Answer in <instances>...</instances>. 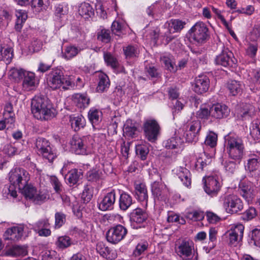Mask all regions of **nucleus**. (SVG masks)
I'll list each match as a JSON object with an SVG mask.
<instances>
[{
    "label": "nucleus",
    "instance_id": "f257e3e1",
    "mask_svg": "<svg viewBox=\"0 0 260 260\" xmlns=\"http://www.w3.org/2000/svg\"><path fill=\"white\" fill-rule=\"evenodd\" d=\"M31 110L38 119L49 120L55 116V109L42 96H35L32 99Z\"/></svg>",
    "mask_w": 260,
    "mask_h": 260
},
{
    "label": "nucleus",
    "instance_id": "f03ea898",
    "mask_svg": "<svg viewBox=\"0 0 260 260\" xmlns=\"http://www.w3.org/2000/svg\"><path fill=\"white\" fill-rule=\"evenodd\" d=\"M224 140L229 157L240 164L244 154V147L242 140L231 134L224 137Z\"/></svg>",
    "mask_w": 260,
    "mask_h": 260
},
{
    "label": "nucleus",
    "instance_id": "7ed1b4c3",
    "mask_svg": "<svg viewBox=\"0 0 260 260\" xmlns=\"http://www.w3.org/2000/svg\"><path fill=\"white\" fill-rule=\"evenodd\" d=\"M219 202L228 213L235 214L241 211L243 209L242 200L234 194L221 196Z\"/></svg>",
    "mask_w": 260,
    "mask_h": 260
},
{
    "label": "nucleus",
    "instance_id": "20e7f679",
    "mask_svg": "<svg viewBox=\"0 0 260 260\" xmlns=\"http://www.w3.org/2000/svg\"><path fill=\"white\" fill-rule=\"evenodd\" d=\"M175 252L182 260H191L194 255L195 250L192 241L182 240L175 244Z\"/></svg>",
    "mask_w": 260,
    "mask_h": 260
},
{
    "label": "nucleus",
    "instance_id": "39448f33",
    "mask_svg": "<svg viewBox=\"0 0 260 260\" xmlns=\"http://www.w3.org/2000/svg\"><path fill=\"white\" fill-rule=\"evenodd\" d=\"M208 29L204 23L198 22L189 30V39L193 43H204L208 36Z\"/></svg>",
    "mask_w": 260,
    "mask_h": 260
},
{
    "label": "nucleus",
    "instance_id": "423d86ee",
    "mask_svg": "<svg viewBox=\"0 0 260 260\" xmlns=\"http://www.w3.org/2000/svg\"><path fill=\"white\" fill-rule=\"evenodd\" d=\"M29 179V174L27 171L20 168L13 169L9 173V180L12 185L21 189Z\"/></svg>",
    "mask_w": 260,
    "mask_h": 260
},
{
    "label": "nucleus",
    "instance_id": "0eeeda50",
    "mask_svg": "<svg viewBox=\"0 0 260 260\" xmlns=\"http://www.w3.org/2000/svg\"><path fill=\"white\" fill-rule=\"evenodd\" d=\"M35 148L38 154L42 155L50 162L56 157V153L50 147L49 142L43 138L37 139Z\"/></svg>",
    "mask_w": 260,
    "mask_h": 260
},
{
    "label": "nucleus",
    "instance_id": "6e6552de",
    "mask_svg": "<svg viewBox=\"0 0 260 260\" xmlns=\"http://www.w3.org/2000/svg\"><path fill=\"white\" fill-rule=\"evenodd\" d=\"M143 128L146 138L151 142H155L160 133V127L157 121L153 119H147L143 123Z\"/></svg>",
    "mask_w": 260,
    "mask_h": 260
},
{
    "label": "nucleus",
    "instance_id": "1a4fd4ad",
    "mask_svg": "<svg viewBox=\"0 0 260 260\" xmlns=\"http://www.w3.org/2000/svg\"><path fill=\"white\" fill-rule=\"evenodd\" d=\"M244 226L242 224L237 223L231 225L225 235L228 239L231 245L236 246L242 241L243 236Z\"/></svg>",
    "mask_w": 260,
    "mask_h": 260
},
{
    "label": "nucleus",
    "instance_id": "9d476101",
    "mask_svg": "<svg viewBox=\"0 0 260 260\" xmlns=\"http://www.w3.org/2000/svg\"><path fill=\"white\" fill-rule=\"evenodd\" d=\"M127 234V230L121 224L111 227L106 233L107 241L112 244H117L123 240Z\"/></svg>",
    "mask_w": 260,
    "mask_h": 260
},
{
    "label": "nucleus",
    "instance_id": "9b49d317",
    "mask_svg": "<svg viewBox=\"0 0 260 260\" xmlns=\"http://www.w3.org/2000/svg\"><path fill=\"white\" fill-rule=\"evenodd\" d=\"M151 191L154 200L166 202L169 195V190L166 184L154 181L151 184Z\"/></svg>",
    "mask_w": 260,
    "mask_h": 260
},
{
    "label": "nucleus",
    "instance_id": "f8f14e48",
    "mask_svg": "<svg viewBox=\"0 0 260 260\" xmlns=\"http://www.w3.org/2000/svg\"><path fill=\"white\" fill-rule=\"evenodd\" d=\"M216 64L225 67H233L236 66V60L233 53L228 49L224 50L215 59Z\"/></svg>",
    "mask_w": 260,
    "mask_h": 260
},
{
    "label": "nucleus",
    "instance_id": "ddd939ff",
    "mask_svg": "<svg viewBox=\"0 0 260 260\" xmlns=\"http://www.w3.org/2000/svg\"><path fill=\"white\" fill-rule=\"evenodd\" d=\"M209 79L204 75H201L196 78L192 85V90L198 94L206 92L209 87Z\"/></svg>",
    "mask_w": 260,
    "mask_h": 260
},
{
    "label": "nucleus",
    "instance_id": "4468645a",
    "mask_svg": "<svg viewBox=\"0 0 260 260\" xmlns=\"http://www.w3.org/2000/svg\"><path fill=\"white\" fill-rule=\"evenodd\" d=\"M230 109L225 105L221 104H214L210 107V116L217 119H221L228 116Z\"/></svg>",
    "mask_w": 260,
    "mask_h": 260
},
{
    "label": "nucleus",
    "instance_id": "2eb2a0df",
    "mask_svg": "<svg viewBox=\"0 0 260 260\" xmlns=\"http://www.w3.org/2000/svg\"><path fill=\"white\" fill-rule=\"evenodd\" d=\"M62 72L59 70L52 71L48 75L47 83L53 89H56L61 86Z\"/></svg>",
    "mask_w": 260,
    "mask_h": 260
},
{
    "label": "nucleus",
    "instance_id": "dca6fc26",
    "mask_svg": "<svg viewBox=\"0 0 260 260\" xmlns=\"http://www.w3.org/2000/svg\"><path fill=\"white\" fill-rule=\"evenodd\" d=\"M245 167L250 173L258 174L260 173V157L254 154H250Z\"/></svg>",
    "mask_w": 260,
    "mask_h": 260
},
{
    "label": "nucleus",
    "instance_id": "f3484780",
    "mask_svg": "<svg viewBox=\"0 0 260 260\" xmlns=\"http://www.w3.org/2000/svg\"><path fill=\"white\" fill-rule=\"evenodd\" d=\"M212 157L205 152L200 153L193 164V167L198 171H203L212 161Z\"/></svg>",
    "mask_w": 260,
    "mask_h": 260
},
{
    "label": "nucleus",
    "instance_id": "a211bd4d",
    "mask_svg": "<svg viewBox=\"0 0 260 260\" xmlns=\"http://www.w3.org/2000/svg\"><path fill=\"white\" fill-rule=\"evenodd\" d=\"M23 231V226L21 225L13 226L6 231L4 233V237L6 239L16 241L21 238Z\"/></svg>",
    "mask_w": 260,
    "mask_h": 260
},
{
    "label": "nucleus",
    "instance_id": "6ab92c4d",
    "mask_svg": "<svg viewBox=\"0 0 260 260\" xmlns=\"http://www.w3.org/2000/svg\"><path fill=\"white\" fill-rule=\"evenodd\" d=\"M204 189L208 194L214 196L219 190V183L215 177L209 176L206 179Z\"/></svg>",
    "mask_w": 260,
    "mask_h": 260
},
{
    "label": "nucleus",
    "instance_id": "aec40b11",
    "mask_svg": "<svg viewBox=\"0 0 260 260\" xmlns=\"http://www.w3.org/2000/svg\"><path fill=\"white\" fill-rule=\"evenodd\" d=\"M71 149L77 154H86V147L83 140L78 136H74L71 141Z\"/></svg>",
    "mask_w": 260,
    "mask_h": 260
},
{
    "label": "nucleus",
    "instance_id": "412c9836",
    "mask_svg": "<svg viewBox=\"0 0 260 260\" xmlns=\"http://www.w3.org/2000/svg\"><path fill=\"white\" fill-rule=\"evenodd\" d=\"M239 191L240 194L248 203L252 201L253 187L250 182H241L239 184Z\"/></svg>",
    "mask_w": 260,
    "mask_h": 260
},
{
    "label": "nucleus",
    "instance_id": "4be33fe9",
    "mask_svg": "<svg viewBox=\"0 0 260 260\" xmlns=\"http://www.w3.org/2000/svg\"><path fill=\"white\" fill-rule=\"evenodd\" d=\"M115 202V192L114 191L108 192L99 204V209L102 211L112 209Z\"/></svg>",
    "mask_w": 260,
    "mask_h": 260
},
{
    "label": "nucleus",
    "instance_id": "5701e85b",
    "mask_svg": "<svg viewBox=\"0 0 260 260\" xmlns=\"http://www.w3.org/2000/svg\"><path fill=\"white\" fill-rule=\"evenodd\" d=\"M74 104L79 108L84 109L90 103V99L86 93H75L72 96Z\"/></svg>",
    "mask_w": 260,
    "mask_h": 260
},
{
    "label": "nucleus",
    "instance_id": "b1692460",
    "mask_svg": "<svg viewBox=\"0 0 260 260\" xmlns=\"http://www.w3.org/2000/svg\"><path fill=\"white\" fill-rule=\"evenodd\" d=\"M23 78L22 87L25 90L29 91L36 87L37 83L34 73L26 72Z\"/></svg>",
    "mask_w": 260,
    "mask_h": 260
},
{
    "label": "nucleus",
    "instance_id": "393cba45",
    "mask_svg": "<svg viewBox=\"0 0 260 260\" xmlns=\"http://www.w3.org/2000/svg\"><path fill=\"white\" fill-rule=\"evenodd\" d=\"M78 13L85 20H88L94 15V10L92 6L87 3H82L79 6Z\"/></svg>",
    "mask_w": 260,
    "mask_h": 260
},
{
    "label": "nucleus",
    "instance_id": "a878e982",
    "mask_svg": "<svg viewBox=\"0 0 260 260\" xmlns=\"http://www.w3.org/2000/svg\"><path fill=\"white\" fill-rule=\"evenodd\" d=\"M31 201L36 204H41L49 198V194L45 189H36Z\"/></svg>",
    "mask_w": 260,
    "mask_h": 260
},
{
    "label": "nucleus",
    "instance_id": "bb28decb",
    "mask_svg": "<svg viewBox=\"0 0 260 260\" xmlns=\"http://www.w3.org/2000/svg\"><path fill=\"white\" fill-rule=\"evenodd\" d=\"M99 83L96 87L98 92H103L106 91L109 87L110 82L108 76L103 72H100L98 75Z\"/></svg>",
    "mask_w": 260,
    "mask_h": 260
},
{
    "label": "nucleus",
    "instance_id": "cd10ccee",
    "mask_svg": "<svg viewBox=\"0 0 260 260\" xmlns=\"http://www.w3.org/2000/svg\"><path fill=\"white\" fill-rule=\"evenodd\" d=\"M147 219V214L142 209L136 208L131 214L130 220L131 222L141 223Z\"/></svg>",
    "mask_w": 260,
    "mask_h": 260
},
{
    "label": "nucleus",
    "instance_id": "c85d7f7f",
    "mask_svg": "<svg viewBox=\"0 0 260 260\" xmlns=\"http://www.w3.org/2000/svg\"><path fill=\"white\" fill-rule=\"evenodd\" d=\"M133 204V198L127 193L122 192L119 199V206L121 210L126 211Z\"/></svg>",
    "mask_w": 260,
    "mask_h": 260
},
{
    "label": "nucleus",
    "instance_id": "c756f323",
    "mask_svg": "<svg viewBox=\"0 0 260 260\" xmlns=\"http://www.w3.org/2000/svg\"><path fill=\"white\" fill-rule=\"evenodd\" d=\"M124 135L126 137L134 138L137 133V128L133 121L128 119L125 122L123 127Z\"/></svg>",
    "mask_w": 260,
    "mask_h": 260
},
{
    "label": "nucleus",
    "instance_id": "7c9ffc66",
    "mask_svg": "<svg viewBox=\"0 0 260 260\" xmlns=\"http://www.w3.org/2000/svg\"><path fill=\"white\" fill-rule=\"evenodd\" d=\"M67 176L69 183L70 185H73L82 178L83 172L81 169H74L70 171Z\"/></svg>",
    "mask_w": 260,
    "mask_h": 260
},
{
    "label": "nucleus",
    "instance_id": "2f4dec72",
    "mask_svg": "<svg viewBox=\"0 0 260 260\" xmlns=\"http://www.w3.org/2000/svg\"><path fill=\"white\" fill-rule=\"evenodd\" d=\"M177 175L183 184L188 187L191 184L190 173L189 171L185 168H180Z\"/></svg>",
    "mask_w": 260,
    "mask_h": 260
},
{
    "label": "nucleus",
    "instance_id": "473e14b6",
    "mask_svg": "<svg viewBox=\"0 0 260 260\" xmlns=\"http://www.w3.org/2000/svg\"><path fill=\"white\" fill-rule=\"evenodd\" d=\"M136 193L138 200L141 202H147L148 196L146 186L144 184H137L135 186Z\"/></svg>",
    "mask_w": 260,
    "mask_h": 260
},
{
    "label": "nucleus",
    "instance_id": "72a5a7b5",
    "mask_svg": "<svg viewBox=\"0 0 260 260\" xmlns=\"http://www.w3.org/2000/svg\"><path fill=\"white\" fill-rule=\"evenodd\" d=\"M16 16L17 19L15 23V28L17 31H20L22 27L23 24L27 18V15L25 11L19 10L16 11Z\"/></svg>",
    "mask_w": 260,
    "mask_h": 260
},
{
    "label": "nucleus",
    "instance_id": "f704fd0d",
    "mask_svg": "<svg viewBox=\"0 0 260 260\" xmlns=\"http://www.w3.org/2000/svg\"><path fill=\"white\" fill-rule=\"evenodd\" d=\"M81 50L80 48L74 45L66 46L63 53V57L69 60L75 57Z\"/></svg>",
    "mask_w": 260,
    "mask_h": 260
},
{
    "label": "nucleus",
    "instance_id": "c9c22d12",
    "mask_svg": "<svg viewBox=\"0 0 260 260\" xmlns=\"http://www.w3.org/2000/svg\"><path fill=\"white\" fill-rule=\"evenodd\" d=\"M7 253L8 254L14 256H23L27 254V250L25 246L15 245L10 248Z\"/></svg>",
    "mask_w": 260,
    "mask_h": 260
},
{
    "label": "nucleus",
    "instance_id": "e433bc0d",
    "mask_svg": "<svg viewBox=\"0 0 260 260\" xmlns=\"http://www.w3.org/2000/svg\"><path fill=\"white\" fill-rule=\"evenodd\" d=\"M72 244L71 239L67 236H59L55 241V245L60 249H64L70 247Z\"/></svg>",
    "mask_w": 260,
    "mask_h": 260
},
{
    "label": "nucleus",
    "instance_id": "4c0bfd02",
    "mask_svg": "<svg viewBox=\"0 0 260 260\" xmlns=\"http://www.w3.org/2000/svg\"><path fill=\"white\" fill-rule=\"evenodd\" d=\"M71 126L75 131H77L85 125V120L82 116H71L70 120Z\"/></svg>",
    "mask_w": 260,
    "mask_h": 260
},
{
    "label": "nucleus",
    "instance_id": "58836bf2",
    "mask_svg": "<svg viewBox=\"0 0 260 260\" xmlns=\"http://www.w3.org/2000/svg\"><path fill=\"white\" fill-rule=\"evenodd\" d=\"M102 115V112L94 108H91L88 113L89 120L92 125L98 123L101 120Z\"/></svg>",
    "mask_w": 260,
    "mask_h": 260
},
{
    "label": "nucleus",
    "instance_id": "ea45409f",
    "mask_svg": "<svg viewBox=\"0 0 260 260\" xmlns=\"http://www.w3.org/2000/svg\"><path fill=\"white\" fill-rule=\"evenodd\" d=\"M242 84L236 80L231 81L228 85V88L233 95H236L240 93L242 89Z\"/></svg>",
    "mask_w": 260,
    "mask_h": 260
},
{
    "label": "nucleus",
    "instance_id": "a19ab883",
    "mask_svg": "<svg viewBox=\"0 0 260 260\" xmlns=\"http://www.w3.org/2000/svg\"><path fill=\"white\" fill-rule=\"evenodd\" d=\"M0 58L6 62V63H10L13 57V51L11 48L7 47L2 48L1 51Z\"/></svg>",
    "mask_w": 260,
    "mask_h": 260
},
{
    "label": "nucleus",
    "instance_id": "79ce46f5",
    "mask_svg": "<svg viewBox=\"0 0 260 260\" xmlns=\"http://www.w3.org/2000/svg\"><path fill=\"white\" fill-rule=\"evenodd\" d=\"M124 55L127 59H131L138 56L139 50L137 47L133 45H128L123 48Z\"/></svg>",
    "mask_w": 260,
    "mask_h": 260
},
{
    "label": "nucleus",
    "instance_id": "37998d69",
    "mask_svg": "<svg viewBox=\"0 0 260 260\" xmlns=\"http://www.w3.org/2000/svg\"><path fill=\"white\" fill-rule=\"evenodd\" d=\"M74 80V76L64 77L62 75L61 87L64 90L74 89L75 87Z\"/></svg>",
    "mask_w": 260,
    "mask_h": 260
},
{
    "label": "nucleus",
    "instance_id": "c03bdc74",
    "mask_svg": "<svg viewBox=\"0 0 260 260\" xmlns=\"http://www.w3.org/2000/svg\"><path fill=\"white\" fill-rule=\"evenodd\" d=\"M250 106L247 104H243L242 106H238L235 110V114L239 118L243 119L249 116V111Z\"/></svg>",
    "mask_w": 260,
    "mask_h": 260
},
{
    "label": "nucleus",
    "instance_id": "a18cd8bd",
    "mask_svg": "<svg viewBox=\"0 0 260 260\" xmlns=\"http://www.w3.org/2000/svg\"><path fill=\"white\" fill-rule=\"evenodd\" d=\"M161 36L163 37L162 40L165 44H169L175 38L174 36L171 35L170 26L167 24L164 25V27L161 32Z\"/></svg>",
    "mask_w": 260,
    "mask_h": 260
},
{
    "label": "nucleus",
    "instance_id": "49530a36",
    "mask_svg": "<svg viewBox=\"0 0 260 260\" xmlns=\"http://www.w3.org/2000/svg\"><path fill=\"white\" fill-rule=\"evenodd\" d=\"M36 188L31 184H27V183L24 185L21 188L22 193L25 197L31 201L34 193L36 192Z\"/></svg>",
    "mask_w": 260,
    "mask_h": 260
},
{
    "label": "nucleus",
    "instance_id": "de8ad7c7",
    "mask_svg": "<svg viewBox=\"0 0 260 260\" xmlns=\"http://www.w3.org/2000/svg\"><path fill=\"white\" fill-rule=\"evenodd\" d=\"M185 217L192 221H196L202 220L204 217L203 212L201 211L193 210L186 212Z\"/></svg>",
    "mask_w": 260,
    "mask_h": 260
},
{
    "label": "nucleus",
    "instance_id": "09e8293b",
    "mask_svg": "<svg viewBox=\"0 0 260 260\" xmlns=\"http://www.w3.org/2000/svg\"><path fill=\"white\" fill-rule=\"evenodd\" d=\"M181 143L180 138L172 137L164 142L166 148L168 149H175Z\"/></svg>",
    "mask_w": 260,
    "mask_h": 260
},
{
    "label": "nucleus",
    "instance_id": "8fccbe9b",
    "mask_svg": "<svg viewBox=\"0 0 260 260\" xmlns=\"http://www.w3.org/2000/svg\"><path fill=\"white\" fill-rule=\"evenodd\" d=\"M31 6L38 11L46 10L49 5V0H32Z\"/></svg>",
    "mask_w": 260,
    "mask_h": 260
},
{
    "label": "nucleus",
    "instance_id": "3c124183",
    "mask_svg": "<svg viewBox=\"0 0 260 260\" xmlns=\"http://www.w3.org/2000/svg\"><path fill=\"white\" fill-rule=\"evenodd\" d=\"M26 72L22 69H12L9 71V77L11 79L14 80L15 81H19L22 79L25 75Z\"/></svg>",
    "mask_w": 260,
    "mask_h": 260
},
{
    "label": "nucleus",
    "instance_id": "603ef678",
    "mask_svg": "<svg viewBox=\"0 0 260 260\" xmlns=\"http://www.w3.org/2000/svg\"><path fill=\"white\" fill-rule=\"evenodd\" d=\"M238 163L236 160L235 161L231 160H226L223 163L224 168L229 174H234L238 168Z\"/></svg>",
    "mask_w": 260,
    "mask_h": 260
},
{
    "label": "nucleus",
    "instance_id": "864d4df0",
    "mask_svg": "<svg viewBox=\"0 0 260 260\" xmlns=\"http://www.w3.org/2000/svg\"><path fill=\"white\" fill-rule=\"evenodd\" d=\"M186 24V22L179 19H172L168 25L174 29V32L181 31Z\"/></svg>",
    "mask_w": 260,
    "mask_h": 260
},
{
    "label": "nucleus",
    "instance_id": "5fc2aeb1",
    "mask_svg": "<svg viewBox=\"0 0 260 260\" xmlns=\"http://www.w3.org/2000/svg\"><path fill=\"white\" fill-rule=\"evenodd\" d=\"M98 40L107 43L111 40L110 31L108 29H102L98 32L97 35Z\"/></svg>",
    "mask_w": 260,
    "mask_h": 260
},
{
    "label": "nucleus",
    "instance_id": "6e6d98bb",
    "mask_svg": "<svg viewBox=\"0 0 260 260\" xmlns=\"http://www.w3.org/2000/svg\"><path fill=\"white\" fill-rule=\"evenodd\" d=\"M124 24L118 20L114 21L112 24L111 30L112 32L118 36L123 34Z\"/></svg>",
    "mask_w": 260,
    "mask_h": 260
},
{
    "label": "nucleus",
    "instance_id": "4d7b16f0",
    "mask_svg": "<svg viewBox=\"0 0 260 260\" xmlns=\"http://www.w3.org/2000/svg\"><path fill=\"white\" fill-rule=\"evenodd\" d=\"M148 247V243L147 242L139 243L137 245L133 251V255L135 256H139L146 251Z\"/></svg>",
    "mask_w": 260,
    "mask_h": 260
},
{
    "label": "nucleus",
    "instance_id": "13d9d810",
    "mask_svg": "<svg viewBox=\"0 0 260 260\" xmlns=\"http://www.w3.org/2000/svg\"><path fill=\"white\" fill-rule=\"evenodd\" d=\"M66 215L61 212H57L55 214V224L54 228L59 229L66 222Z\"/></svg>",
    "mask_w": 260,
    "mask_h": 260
},
{
    "label": "nucleus",
    "instance_id": "bf43d9fd",
    "mask_svg": "<svg viewBox=\"0 0 260 260\" xmlns=\"http://www.w3.org/2000/svg\"><path fill=\"white\" fill-rule=\"evenodd\" d=\"M249 76L255 85L260 86V68L252 69L249 72Z\"/></svg>",
    "mask_w": 260,
    "mask_h": 260
},
{
    "label": "nucleus",
    "instance_id": "052dcab7",
    "mask_svg": "<svg viewBox=\"0 0 260 260\" xmlns=\"http://www.w3.org/2000/svg\"><path fill=\"white\" fill-rule=\"evenodd\" d=\"M93 196L92 188L87 185L84 186L81 194V198L84 202H88Z\"/></svg>",
    "mask_w": 260,
    "mask_h": 260
},
{
    "label": "nucleus",
    "instance_id": "680f3d73",
    "mask_svg": "<svg viewBox=\"0 0 260 260\" xmlns=\"http://www.w3.org/2000/svg\"><path fill=\"white\" fill-rule=\"evenodd\" d=\"M104 60L107 64L113 68H115L118 66L117 59L110 53L104 54Z\"/></svg>",
    "mask_w": 260,
    "mask_h": 260
},
{
    "label": "nucleus",
    "instance_id": "e2e57ef3",
    "mask_svg": "<svg viewBox=\"0 0 260 260\" xmlns=\"http://www.w3.org/2000/svg\"><path fill=\"white\" fill-rule=\"evenodd\" d=\"M136 151L137 154L139 156L142 160H145L146 159L149 150L145 146L138 145L136 146Z\"/></svg>",
    "mask_w": 260,
    "mask_h": 260
},
{
    "label": "nucleus",
    "instance_id": "0e129e2a",
    "mask_svg": "<svg viewBox=\"0 0 260 260\" xmlns=\"http://www.w3.org/2000/svg\"><path fill=\"white\" fill-rule=\"evenodd\" d=\"M161 61L165 64V67L171 72H175L177 71V68L175 67V63L171 59L166 56L161 58Z\"/></svg>",
    "mask_w": 260,
    "mask_h": 260
},
{
    "label": "nucleus",
    "instance_id": "69168bd1",
    "mask_svg": "<svg viewBox=\"0 0 260 260\" xmlns=\"http://www.w3.org/2000/svg\"><path fill=\"white\" fill-rule=\"evenodd\" d=\"M251 243L253 242V244L259 247H260V229H255L251 232Z\"/></svg>",
    "mask_w": 260,
    "mask_h": 260
},
{
    "label": "nucleus",
    "instance_id": "338daca9",
    "mask_svg": "<svg viewBox=\"0 0 260 260\" xmlns=\"http://www.w3.org/2000/svg\"><path fill=\"white\" fill-rule=\"evenodd\" d=\"M217 136L213 132H210L206 137L205 141V144L211 147H214L217 144Z\"/></svg>",
    "mask_w": 260,
    "mask_h": 260
},
{
    "label": "nucleus",
    "instance_id": "774afa93",
    "mask_svg": "<svg viewBox=\"0 0 260 260\" xmlns=\"http://www.w3.org/2000/svg\"><path fill=\"white\" fill-rule=\"evenodd\" d=\"M257 215L255 209L253 207H250L242 214V218L244 220H250L254 218Z\"/></svg>",
    "mask_w": 260,
    "mask_h": 260
}]
</instances>
